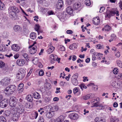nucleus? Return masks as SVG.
<instances>
[{"instance_id":"nucleus-31","label":"nucleus","mask_w":122,"mask_h":122,"mask_svg":"<svg viewBox=\"0 0 122 122\" xmlns=\"http://www.w3.org/2000/svg\"><path fill=\"white\" fill-rule=\"evenodd\" d=\"M61 15L62 16L61 17H59V18L61 21H63L64 20H63L65 19V18H66V16L65 15V14H64V12L61 14Z\"/></svg>"},{"instance_id":"nucleus-15","label":"nucleus","mask_w":122,"mask_h":122,"mask_svg":"<svg viewBox=\"0 0 122 122\" xmlns=\"http://www.w3.org/2000/svg\"><path fill=\"white\" fill-rule=\"evenodd\" d=\"M69 117L71 119L75 120L78 118V116L76 113H73L70 114L69 115Z\"/></svg>"},{"instance_id":"nucleus-33","label":"nucleus","mask_w":122,"mask_h":122,"mask_svg":"<svg viewBox=\"0 0 122 122\" xmlns=\"http://www.w3.org/2000/svg\"><path fill=\"white\" fill-rule=\"evenodd\" d=\"M116 77L118 79L122 80V73H118Z\"/></svg>"},{"instance_id":"nucleus-37","label":"nucleus","mask_w":122,"mask_h":122,"mask_svg":"<svg viewBox=\"0 0 122 122\" xmlns=\"http://www.w3.org/2000/svg\"><path fill=\"white\" fill-rule=\"evenodd\" d=\"M38 115V113L37 112L35 111L33 113L32 116L34 118H35V119H36Z\"/></svg>"},{"instance_id":"nucleus-17","label":"nucleus","mask_w":122,"mask_h":122,"mask_svg":"<svg viewBox=\"0 0 122 122\" xmlns=\"http://www.w3.org/2000/svg\"><path fill=\"white\" fill-rule=\"evenodd\" d=\"M11 48L12 50L15 51H18L20 48V47L17 44L13 45L11 46Z\"/></svg>"},{"instance_id":"nucleus-60","label":"nucleus","mask_w":122,"mask_h":122,"mask_svg":"<svg viewBox=\"0 0 122 122\" xmlns=\"http://www.w3.org/2000/svg\"><path fill=\"white\" fill-rule=\"evenodd\" d=\"M66 32L68 34H71L73 33V32L71 30H67Z\"/></svg>"},{"instance_id":"nucleus-47","label":"nucleus","mask_w":122,"mask_h":122,"mask_svg":"<svg viewBox=\"0 0 122 122\" xmlns=\"http://www.w3.org/2000/svg\"><path fill=\"white\" fill-rule=\"evenodd\" d=\"M56 57H55L50 59L51 62V63H53L55 61Z\"/></svg>"},{"instance_id":"nucleus-18","label":"nucleus","mask_w":122,"mask_h":122,"mask_svg":"<svg viewBox=\"0 0 122 122\" xmlns=\"http://www.w3.org/2000/svg\"><path fill=\"white\" fill-rule=\"evenodd\" d=\"M66 11L69 15H73V10L71 7L69 6L67 7L66 9Z\"/></svg>"},{"instance_id":"nucleus-20","label":"nucleus","mask_w":122,"mask_h":122,"mask_svg":"<svg viewBox=\"0 0 122 122\" xmlns=\"http://www.w3.org/2000/svg\"><path fill=\"white\" fill-rule=\"evenodd\" d=\"M100 20L98 17H96L93 19V24L96 25H97L99 24Z\"/></svg>"},{"instance_id":"nucleus-14","label":"nucleus","mask_w":122,"mask_h":122,"mask_svg":"<svg viewBox=\"0 0 122 122\" xmlns=\"http://www.w3.org/2000/svg\"><path fill=\"white\" fill-rule=\"evenodd\" d=\"M13 116L12 117V119L14 121H16L18 120L20 117V114L18 113L15 112L13 115Z\"/></svg>"},{"instance_id":"nucleus-9","label":"nucleus","mask_w":122,"mask_h":122,"mask_svg":"<svg viewBox=\"0 0 122 122\" xmlns=\"http://www.w3.org/2000/svg\"><path fill=\"white\" fill-rule=\"evenodd\" d=\"M7 99H5L2 100L0 102V107L3 108L7 107L8 104V102Z\"/></svg>"},{"instance_id":"nucleus-4","label":"nucleus","mask_w":122,"mask_h":122,"mask_svg":"<svg viewBox=\"0 0 122 122\" xmlns=\"http://www.w3.org/2000/svg\"><path fill=\"white\" fill-rule=\"evenodd\" d=\"M37 45L36 42H35L32 45L29 47V48L30 49L29 52L31 54H34L37 51Z\"/></svg>"},{"instance_id":"nucleus-8","label":"nucleus","mask_w":122,"mask_h":122,"mask_svg":"<svg viewBox=\"0 0 122 122\" xmlns=\"http://www.w3.org/2000/svg\"><path fill=\"white\" fill-rule=\"evenodd\" d=\"M78 77V74H76L74 75L72 77V82L74 85H77L78 84V82L76 80Z\"/></svg>"},{"instance_id":"nucleus-49","label":"nucleus","mask_w":122,"mask_h":122,"mask_svg":"<svg viewBox=\"0 0 122 122\" xmlns=\"http://www.w3.org/2000/svg\"><path fill=\"white\" fill-rule=\"evenodd\" d=\"M40 90L43 93L44 92L46 91L45 88L44 86L41 87Z\"/></svg>"},{"instance_id":"nucleus-34","label":"nucleus","mask_w":122,"mask_h":122,"mask_svg":"<svg viewBox=\"0 0 122 122\" xmlns=\"http://www.w3.org/2000/svg\"><path fill=\"white\" fill-rule=\"evenodd\" d=\"M45 111V109L41 108H40L38 110V112H40V114L41 115L43 113H44Z\"/></svg>"},{"instance_id":"nucleus-53","label":"nucleus","mask_w":122,"mask_h":122,"mask_svg":"<svg viewBox=\"0 0 122 122\" xmlns=\"http://www.w3.org/2000/svg\"><path fill=\"white\" fill-rule=\"evenodd\" d=\"M89 95H87L86 96H85L83 97V99L84 100H87L89 98Z\"/></svg>"},{"instance_id":"nucleus-42","label":"nucleus","mask_w":122,"mask_h":122,"mask_svg":"<svg viewBox=\"0 0 122 122\" xmlns=\"http://www.w3.org/2000/svg\"><path fill=\"white\" fill-rule=\"evenodd\" d=\"M45 86L46 88L48 89H49L51 88V85L49 83H46L45 84Z\"/></svg>"},{"instance_id":"nucleus-3","label":"nucleus","mask_w":122,"mask_h":122,"mask_svg":"<svg viewBox=\"0 0 122 122\" xmlns=\"http://www.w3.org/2000/svg\"><path fill=\"white\" fill-rule=\"evenodd\" d=\"M16 87L14 85H11L7 87L4 91V92L6 94H12L13 92L15 90Z\"/></svg>"},{"instance_id":"nucleus-19","label":"nucleus","mask_w":122,"mask_h":122,"mask_svg":"<svg viewBox=\"0 0 122 122\" xmlns=\"http://www.w3.org/2000/svg\"><path fill=\"white\" fill-rule=\"evenodd\" d=\"M24 86V84L23 83H20L19 85L18 90V92L19 93H21L22 92L23 90V87Z\"/></svg>"},{"instance_id":"nucleus-62","label":"nucleus","mask_w":122,"mask_h":122,"mask_svg":"<svg viewBox=\"0 0 122 122\" xmlns=\"http://www.w3.org/2000/svg\"><path fill=\"white\" fill-rule=\"evenodd\" d=\"M87 49V48H85L84 49L83 47H82L81 48V51L82 52H83V51H86Z\"/></svg>"},{"instance_id":"nucleus-56","label":"nucleus","mask_w":122,"mask_h":122,"mask_svg":"<svg viewBox=\"0 0 122 122\" xmlns=\"http://www.w3.org/2000/svg\"><path fill=\"white\" fill-rule=\"evenodd\" d=\"M60 50L62 51H64L65 50V47L63 46H60Z\"/></svg>"},{"instance_id":"nucleus-26","label":"nucleus","mask_w":122,"mask_h":122,"mask_svg":"<svg viewBox=\"0 0 122 122\" xmlns=\"http://www.w3.org/2000/svg\"><path fill=\"white\" fill-rule=\"evenodd\" d=\"M26 99L28 101L30 102L32 101L33 99L32 96L31 95H29L26 97Z\"/></svg>"},{"instance_id":"nucleus-22","label":"nucleus","mask_w":122,"mask_h":122,"mask_svg":"<svg viewBox=\"0 0 122 122\" xmlns=\"http://www.w3.org/2000/svg\"><path fill=\"white\" fill-rule=\"evenodd\" d=\"M54 113L53 112H50L47 113L46 114V116L47 118H50L53 117L54 115Z\"/></svg>"},{"instance_id":"nucleus-64","label":"nucleus","mask_w":122,"mask_h":122,"mask_svg":"<svg viewBox=\"0 0 122 122\" xmlns=\"http://www.w3.org/2000/svg\"><path fill=\"white\" fill-rule=\"evenodd\" d=\"M72 56V60L73 61H75L76 59V56L75 55H73Z\"/></svg>"},{"instance_id":"nucleus-11","label":"nucleus","mask_w":122,"mask_h":122,"mask_svg":"<svg viewBox=\"0 0 122 122\" xmlns=\"http://www.w3.org/2000/svg\"><path fill=\"white\" fill-rule=\"evenodd\" d=\"M81 5L79 2L75 3L73 5V8L75 10H79L81 9Z\"/></svg>"},{"instance_id":"nucleus-63","label":"nucleus","mask_w":122,"mask_h":122,"mask_svg":"<svg viewBox=\"0 0 122 122\" xmlns=\"http://www.w3.org/2000/svg\"><path fill=\"white\" fill-rule=\"evenodd\" d=\"M83 81L84 82L86 80L87 81H88V79H87V77L84 76L83 77Z\"/></svg>"},{"instance_id":"nucleus-27","label":"nucleus","mask_w":122,"mask_h":122,"mask_svg":"<svg viewBox=\"0 0 122 122\" xmlns=\"http://www.w3.org/2000/svg\"><path fill=\"white\" fill-rule=\"evenodd\" d=\"M21 28L20 26L18 25H15L14 27V29L15 31H18L21 30Z\"/></svg>"},{"instance_id":"nucleus-30","label":"nucleus","mask_w":122,"mask_h":122,"mask_svg":"<svg viewBox=\"0 0 122 122\" xmlns=\"http://www.w3.org/2000/svg\"><path fill=\"white\" fill-rule=\"evenodd\" d=\"M58 109V107L57 106L53 107L52 108L51 111L54 113V112L57 111Z\"/></svg>"},{"instance_id":"nucleus-25","label":"nucleus","mask_w":122,"mask_h":122,"mask_svg":"<svg viewBox=\"0 0 122 122\" xmlns=\"http://www.w3.org/2000/svg\"><path fill=\"white\" fill-rule=\"evenodd\" d=\"M55 47L53 46H52L49 48L47 51V53L49 54L52 53L54 50Z\"/></svg>"},{"instance_id":"nucleus-35","label":"nucleus","mask_w":122,"mask_h":122,"mask_svg":"<svg viewBox=\"0 0 122 122\" xmlns=\"http://www.w3.org/2000/svg\"><path fill=\"white\" fill-rule=\"evenodd\" d=\"M6 119L4 117L2 116L0 117V122H6Z\"/></svg>"},{"instance_id":"nucleus-40","label":"nucleus","mask_w":122,"mask_h":122,"mask_svg":"<svg viewBox=\"0 0 122 122\" xmlns=\"http://www.w3.org/2000/svg\"><path fill=\"white\" fill-rule=\"evenodd\" d=\"M0 9L2 10H4L5 9L4 4L2 3H1L0 5Z\"/></svg>"},{"instance_id":"nucleus-51","label":"nucleus","mask_w":122,"mask_h":122,"mask_svg":"<svg viewBox=\"0 0 122 122\" xmlns=\"http://www.w3.org/2000/svg\"><path fill=\"white\" fill-rule=\"evenodd\" d=\"M111 36L112 40H115L116 39V36L114 34H112L111 35Z\"/></svg>"},{"instance_id":"nucleus-10","label":"nucleus","mask_w":122,"mask_h":122,"mask_svg":"<svg viewBox=\"0 0 122 122\" xmlns=\"http://www.w3.org/2000/svg\"><path fill=\"white\" fill-rule=\"evenodd\" d=\"M10 80V78L6 77L4 79L2 80L1 82L3 83V85L4 86H6L9 83Z\"/></svg>"},{"instance_id":"nucleus-5","label":"nucleus","mask_w":122,"mask_h":122,"mask_svg":"<svg viewBox=\"0 0 122 122\" xmlns=\"http://www.w3.org/2000/svg\"><path fill=\"white\" fill-rule=\"evenodd\" d=\"M25 75V70L23 68H21L20 69L17 75V77L19 80H22L24 78Z\"/></svg>"},{"instance_id":"nucleus-50","label":"nucleus","mask_w":122,"mask_h":122,"mask_svg":"<svg viewBox=\"0 0 122 122\" xmlns=\"http://www.w3.org/2000/svg\"><path fill=\"white\" fill-rule=\"evenodd\" d=\"M40 28V26L38 24H36L35 26V29L36 31H37Z\"/></svg>"},{"instance_id":"nucleus-6","label":"nucleus","mask_w":122,"mask_h":122,"mask_svg":"<svg viewBox=\"0 0 122 122\" xmlns=\"http://www.w3.org/2000/svg\"><path fill=\"white\" fill-rule=\"evenodd\" d=\"M15 109L17 112V113H18L20 114H21L24 112V108L20 103H18V105L15 107Z\"/></svg>"},{"instance_id":"nucleus-48","label":"nucleus","mask_w":122,"mask_h":122,"mask_svg":"<svg viewBox=\"0 0 122 122\" xmlns=\"http://www.w3.org/2000/svg\"><path fill=\"white\" fill-rule=\"evenodd\" d=\"M44 74V72L42 70H41L39 72V74L40 76H43Z\"/></svg>"},{"instance_id":"nucleus-36","label":"nucleus","mask_w":122,"mask_h":122,"mask_svg":"<svg viewBox=\"0 0 122 122\" xmlns=\"http://www.w3.org/2000/svg\"><path fill=\"white\" fill-rule=\"evenodd\" d=\"M117 86L116 87L119 88L121 87L122 86V81H119L117 83Z\"/></svg>"},{"instance_id":"nucleus-54","label":"nucleus","mask_w":122,"mask_h":122,"mask_svg":"<svg viewBox=\"0 0 122 122\" xmlns=\"http://www.w3.org/2000/svg\"><path fill=\"white\" fill-rule=\"evenodd\" d=\"M113 72L115 74H117L118 72V69L117 68H114L113 70Z\"/></svg>"},{"instance_id":"nucleus-12","label":"nucleus","mask_w":122,"mask_h":122,"mask_svg":"<svg viewBox=\"0 0 122 122\" xmlns=\"http://www.w3.org/2000/svg\"><path fill=\"white\" fill-rule=\"evenodd\" d=\"M63 5V1L62 0H59L56 5V7L57 9H61Z\"/></svg>"},{"instance_id":"nucleus-13","label":"nucleus","mask_w":122,"mask_h":122,"mask_svg":"<svg viewBox=\"0 0 122 122\" xmlns=\"http://www.w3.org/2000/svg\"><path fill=\"white\" fill-rule=\"evenodd\" d=\"M25 61L23 59H18L16 61L17 64L19 66L23 65L25 63Z\"/></svg>"},{"instance_id":"nucleus-1","label":"nucleus","mask_w":122,"mask_h":122,"mask_svg":"<svg viewBox=\"0 0 122 122\" xmlns=\"http://www.w3.org/2000/svg\"><path fill=\"white\" fill-rule=\"evenodd\" d=\"M8 10L10 15L14 18L16 16V13L19 12V9L15 6H10Z\"/></svg>"},{"instance_id":"nucleus-7","label":"nucleus","mask_w":122,"mask_h":122,"mask_svg":"<svg viewBox=\"0 0 122 122\" xmlns=\"http://www.w3.org/2000/svg\"><path fill=\"white\" fill-rule=\"evenodd\" d=\"M17 98L14 97H11L9 102L10 106L11 107H14L17 104Z\"/></svg>"},{"instance_id":"nucleus-52","label":"nucleus","mask_w":122,"mask_h":122,"mask_svg":"<svg viewBox=\"0 0 122 122\" xmlns=\"http://www.w3.org/2000/svg\"><path fill=\"white\" fill-rule=\"evenodd\" d=\"M44 120L42 117H40L39 118L38 122H44Z\"/></svg>"},{"instance_id":"nucleus-21","label":"nucleus","mask_w":122,"mask_h":122,"mask_svg":"<svg viewBox=\"0 0 122 122\" xmlns=\"http://www.w3.org/2000/svg\"><path fill=\"white\" fill-rule=\"evenodd\" d=\"M33 95L34 98L35 99H39L40 98L41 96L39 94L36 92H35L33 93Z\"/></svg>"},{"instance_id":"nucleus-59","label":"nucleus","mask_w":122,"mask_h":122,"mask_svg":"<svg viewBox=\"0 0 122 122\" xmlns=\"http://www.w3.org/2000/svg\"><path fill=\"white\" fill-rule=\"evenodd\" d=\"M105 8L104 7H101L100 9V12L101 13L102 12L105 10Z\"/></svg>"},{"instance_id":"nucleus-16","label":"nucleus","mask_w":122,"mask_h":122,"mask_svg":"<svg viewBox=\"0 0 122 122\" xmlns=\"http://www.w3.org/2000/svg\"><path fill=\"white\" fill-rule=\"evenodd\" d=\"M65 119V117L61 115L56 119L55 120V122H62Z\"/></svg>"},{"instance_id":"nucleus-46","label":"nucleus","mask_w":122,"mask_h":122,"mask_svg":"<svg viewBox=\"0 0 122 122\" xmlns=\"http://www.w3.org/2000/svg\"><path fill=\"white\" fill-rule=\"evenodd\" d=\"M22 56L24 57V58L26 59L28 57V55L26 53H24L22 54Z\"/></svg>"},{"instance_id":"nucleus-57","label":"nucleus","mask_w":122,"mask_h":122,"mask_svg":"<svg viewBox=\"0 0 122 122\" xmlns=\"http://www.w3.org/2000/svg\"><path fill=\"white\" fill-rule=\"evenodd\" d=\"M10 114V112L8 111H6L5 112V115L6 116H8Z\"/></svg>"},{"instance_id":"nucleus-61","label":"nucleus","mask_w":122,"mask_h":122,"mask_svg":"<svg viewBox=\"0 0 122 122\" xmlns=\"http://www.w3.org/2000/svg\"><path fill=\"white\" fill-rule=\"evenodd\" d=\"M55 57H56V56H54V55L53 54H51V55L50 56V60L52 58H54Z\"/></svg>"},{"instance_id":"nucleus-44","label":"nucleus","mask_w":122,"mask_h":122,"mask_svg":"<svg viewBox=\"0 0 122 122\" xmlns=\"http://www.w3.org/2000/svg\"><path fill=\"white\" fill-rule=\"evenodd\" d=\"M73 0H66V2L67 4L71 5L72 3Z\"/></svg>"},{"instance_id":"nucleus-45","label":"nucleus","mask_w":122,"mask_h":122,"mask_svg":"<svg viewBox=\"0 0 122 122\" xmlns=\"http://www.w3.org/2000/svg\"><path fill=\"white\" fill-rule=\"evenodd\" d=\"M99 103L98 102H97L94 103L93 105V106H92V107H99Z\"/></svg>"},{"instance_id":"nucleus-24","label":"nucleus","mask_w":122,"mask_h":122,"mask_svg":"<svg viewBox=\"0 0 122 122\" xmlns=\"http://www.w3.org/2000/svg\"><path fill=\"white\" fill-rule=\"evenodd\" d=\"M30 38L33 40L35 39L36 38V34L34 32H32L30 35Z\"/></svg>"},{"instance_id":"nucleus-41","label":"nucleus","mask_w":122,"mask_h":122,"mask_svg":"<svg viewBox=\"0 0 122 122\" xmlns=\"http://www.w3.org/2000/svg\"><path fill=\"white\" fill-rule=\"evenodd\" d=\"M111 29V27L108 25L105 26L104 27V30L106 31H109Z\"/></svg>"},{"instance_id":"nucleus-38","label":"nucleus","mask_w":122,"mask_h":122,"mask_svg":"<svg viewBox=\"0 0 122 122\" xmlns=\"http://www.w3.org/2000/svg\"><path fill=\"white\" fill-rule=\"evenodd\" d=\"M85 4L86 6H89L91 5V2L90 0H86Z\"/></svg>"},{"instance_id":"nucleus-2","label":"nucleus","mask_w":122,"mask_h":122,"mask_svg":"<svg viewBox=\"0 0 122 122\" xmlns=\"http://www.w3.org/2000/svg\"><path fill=\"white\" fill-rule=\"evenodd\" d=\"M119 11L116 9H112L107 12V15L105 16L106 18L107 17L110 18L112 16H113L115 14L116 16H118L119 15Z\"/></svg>"},{"instance_id":"nucleus-32","label":"nucleus","mask_w":122,"mask_h":122,"mask_svg":"<svg viewBox=\"0 0 122 122\" xmlns=\"http://www.w3.org/2000/svg\"><path fill=\"white\" fill-rule=\"evenodd\" d=\"M111 84L112 86L114 87H116L117 86V83L114 80H112L111 82Z\"/></svg>"},{"instance_id":"nucleus-29","label":"nucleus","mask_w":122,"mask_h":122,"mask_svg":"<svg viewBox=\"0 0 122 122\" xmlns=\"http://www.w3.org/2000/svg\"><path fill=\"white\" fill-rule=\"evenodd\" d=\"M119 119L115 117H112L111 119L110 122H118Z\"/></svg>"},{"instance_id":"nucleus-55","label":"nucleus","mask_w":122,"mask_h":122,"mask_svg":"<svg viewBox=\"0 0 122 122\" xmlns=\"http://www.w3.org/2000/svg\"><path fill=\"white\" fill-rule=\"evenodd\" d=\"M78 92V89L77 87L75 88L73 90V92L74 94H75Z\"/></svg>"},{"instance_id":"nucleus-43","label":"nucleus","mask_w":122,"mask_h":122,"mask_svg":"<svg viewBox=\"0 0 122 122\" xmlns=\"http://www.w3.org/2000/svg\"><path fill=\"white\" fill-rule=\"evenodd\" d=\"M5 64L2 61H0V68H3L5 66Z\"/></svg>"},{"instance_id":"nucleus-39","label":"nucleus","mask_w":122,"mask_h":122,"mask_svg":"<svg viewBox=\"0 0 122 122\" xmlns=\"http://www.w3.org/2000/svg\"><path fill=\"white\" fill-rule=\"evenodd\" d=\"M116 63L117 65L119 67L122 68V63L119 60L117 61Z\"/></svg>"},{"instance_id":"nucleus-23","label":"nucleus","mask_w":122,"mask_h":122,"mask_svg":"<svg viewBox=\"0 0 122 122\" xmlns=\"http://www.w3.org/2000/svg\"><path fill=\"white\" fill-rule=\"evenodd\" d=\"M95 122H105L102 117H96L95 119Z\"/></svg>"},{"instance_id":"nucleus-58","label":"nucleus","mask_w":122,"mask_h":122,"mask_svg":"<svg viewBox=\"0 0 122 122\" xmlns=\"http://www.w3.org/2000/svg\"><path fill=\"white\" fill-rule=\"evenodd\" d=\"M96 48L98 49H100L102 48V46L100 44H97L96 46Z\"/></svg>"},{"instance_id":"nucleus-28","label":"nucleus","mask_w":122,"mask_h":122,"mask_svg":"<svg viewBox=\"0 0 122 122\" xmlns=\"http://www.w3.org/2000/svg\"><path fill=\"white\" fill-rule=\"evenodd\" d=\"M77 45L76 43H74L71 45L69 46V49L71 50H73L77 48Z\"/></svg>"}]
</instances>
